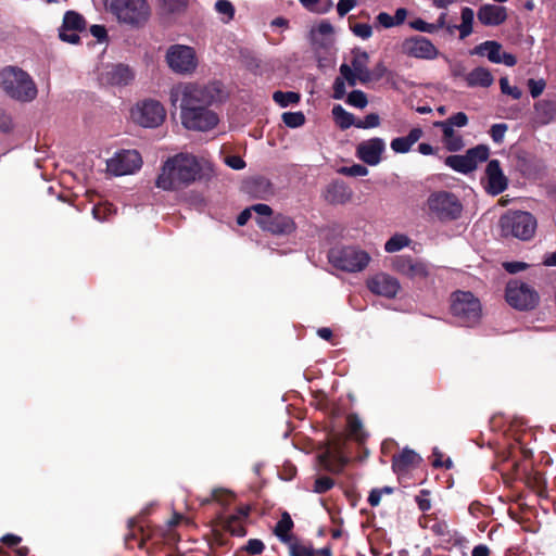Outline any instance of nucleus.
Segmentation results:
<instances>
[{
    "label": "nucleus",
    "instance_id": "1",
    "mask_svg": "<svg viewBox=\"0 0 556 556\" xmlns=\"http://www.w3.org/2000/svg\"><path fill=\"white\" fill-rule=\"evenodd\" d=\"M201 170L202 167L195 156L179 153L165 161L155 186L163 190H177L200 179Z\"/></svg>",
    "mask_w": 556,
    "mask_h": 556
},
{
    "label": "nucleus",
    "instance_id": "2",
    "mask_svg": "<svg viewBox=\"0 0 556 556\" xmlns=\"http://www.w3.org/2000/svg\"><path fill=\"white\" fill-rule=\"evenodd\" d=\"M227 97L224 85L219 80L206 84L186 83L174 88L170 92L173 103L180 101L179 108H211L223 102Z\"/></svg>",
    "mask_w": 556,
    "mask_h": 556
},
{
    "label": "nucleus",
    "instance_id": "3",
    "mask_svg": "<svg viewBox=\"0 0 556 556\" xmlns=\"http://www.w3.org/2000/svg\"><path fill=\"white\" fill-rule=\"evenodd\" d=\"M0 88L9 98L18 102H30L38 93L30 75L13 65H8L0 71Z\"/></svg>",
    "mask_w": 556,
    "mask_h": 556
},
{
    "label": "nucleus",
    "instance_id": "4",
    "mask_svg": "<svg viewBox=\"0 0 556 556\" xmlns=\"http://www.w3.org/2000/svg\"><path fill=\"white\" fill-rule=\"evenodd\" d=\"M498 227L505 239L529 241L535 235L538 220L530 212L508 210L500 217Z\"/></svg>",
    "mask_w": 556,
    "mask_h": 556
},
{
    "label": "nucleus",
    "instance_id": "5",
    "mask_svg": "<svg viewBox=\"0 0 556 556\" xmlns=\"http://www.w3.org/2000/svg\"><path fill=\"white\" fill-rule=\"evenodd\" d=\"M451 313L459 325L472 327L480 321L481 304L470 291H456L452 294Z\"/></svg>",
    "mask_w": 556,
    "mask_h": 556
},
{
    "label": "nucleus",
    "instance_id": "6",
    "mask_svg": "<svg viewBox=\"0 0 556 556\" xmlns=\"http://www.w3.org/2000/svg\"><path fill=\"white\" fill-rule=\"evenodd\" d=\"M329 262L338 269L356 273L365 269L370 256L357 247L332 248L328 253Z\"/></svg>",
    "mask_w": 556,
    "mask_h": 556
},
{
    "label": "nucleus",
    "instance_id": "7",
    "mask_svg": "<svg viewBox=\"0 0 556 556\" xmlns=\"http://www.w3.org/2000/svg\"><path fill=\"white\" fill-rule=\"evenodd\" d=\"M110 11L119 22L136 27L143 25L150 15L147 0H111Z\"/></svg>",
    "mask_w": 556,
    "mask_h": 556
},
{
    "label": "nucleus",
    "instance_id": "8",
    "mask_svg": "<svg viewBox=\"0 0 556 556\" xmlns=\"http://www.w3.org/2000/svg\"><path fill=\"white\" fill-rule=\"evenodd\" d=\"M428 206L441 222H452L460 217L463 204L459 199L448 191H437L429 195Z\"/></svg>",
    "mask_w": 556,
    "mask_h": 556
},
{
    "label": "nucleus",
    "instance_id": "9",
    "mask_svg": "<svg viewBox=\"0 0 556 556\" xmlns=\"http://www.w3.org/2000/svg\"><path fill=\"white\" fill-rule=\"evenodd\" d=\"M506 302L518 311H531L536 307L540 301L539 293L528 283L511 279L505 288Z\"/></svg>",
    "mask_w": 556,
    "mask_h": 556
},
{
    "label": "nucleus",
    "instance_id": "10",
    "mask_svg": "<svg viewBox=\"0 0 556 556\" xmlns=\"http://www.w3.org/2000/svg\"><path fill=\"white\" fill-rule=\"evenodd\" d=\"M490 149L485 144H478L466 151L465 154L448 155L444 164L460 174H469L477 169L480 163L488 161Z\"/></svg>",
    "mask_w": 556,
    "mask_h": 556
},
{
    "label": "nucleus",
    "instance_id": "11",
    "mask_svg": "<svg viewBox=\"0 0 556 556\" xmlns=\"http://www.w3.org/2000/svg\"><path fill=\"white\" fill-rule=\"evenodd\" d=\"M181 124L189 130L207 131L219 122L218 115L210 108L180 109Z\"/></svg>",
    "mask_w": 556,
    "mask_h": 556
},
{
    "label": "nucleus",
    "instance_id": "12",
    "mask_svg": "<svg viewBox=\"0 0 556 556\" xmlns=\"http://www.w3.org/2000/svg\"><path fill=\"white\" fill-rule=\"evenodd\" d=\"M166 62L169 68L178 74H190L198 65L194 49L184 45L170 46L166 52Z\"/></svg>",
    "mask_w": 556,
    "mask_h": 556
},
{
    "label": "nucleus",
    "instance_id": "13",
    "mask_svg": "<svg viewBox=\"0 0 556 556\" xmlns=\"http://www.w3.org/2000/svg\"><path fill=\"white\" fill-rule=\"evenodd\" d=\"M132 119L142 127H159L165 119L166 111L156 100H144L131 111Z\"/></svg>",
    "mask_w": 556,
    "mask_h": 556
},
{
    "label": "nucleus",
    "instance_id": "14",
    "mask_svg": "<svg viewBox=\"0 0 556 556\" xmlns=\"http://www.w3.org/2000/svg\"><path fill=\"white\" fill-rule=\"evenodd\" d=\"M108 170L115 176L130 175L142 166V157L137 150H122L108 161Z\"/></svg>",
    "mask_w": 556,
    "mask_h": 556
},
{
    "label": "nucleus",
    "instance_id": "15",
    "mask_svg": "<svg viewBox=\"0 0 556 556\" xmlns=\"http://www.w3.org/2000/svg\"><path fill=\"white\" fill-rule=\"evenodd\" d=\"M393 269L412 280L426 279L429 275V266L421 260L410 255H397L392 262Z\"/></svg>",
    "mask_w": 556,
    "mask_h": 556
},
{
    "label": "nucleus",
    "instance_id": "16",
    "mask_svg": "<svg viewBox=\"0 0 556 556\" xmlns=\"http://www.w3.org/2000/svg\"><path fill=\"white\" fill-rule=\"evenodd\" d=\"M86 26V20L81 14L76 11H67L59 28V38L64 42L77 45L80 41L78 33L84 31Z\"/></svg>",
    "mask_w": 556,
    "mask_h": 556
},
{
    "label": "nucleus",
    "instance_id": "17",
    "mask_svg": "<svg viewBox=\"0 0 556 556\" xmlns=\"http://www.w3.org/2000/svg\"><path fill=\"white\" fill-rule=\"evenodd\" d=\"M368 290L375 295L394 299L400 289V281L386 273H378L366 280Z\"/></svg>",
    "mask_w": 556,
    "mask_h": 556
},
{
    "label": "nucleus",
    "instance_id": "18",
    "mask_svg": "<svg viewBox=\"0 0 556 556\" xmlns=\"http://www.w3.org/2000/svg\"><path fill=\"white\" fill-rule=\"evenodd\" d=\"M402 52L412 58L426 60H432L439 53L435 46L422 36H413L405 39L402 43Z\"/></svg>",
    "mask_w": 556,
    "mask_h": 556
},
{
    "label": "nucleus",
    "instance_id": "19",
    "mask_svg": "<svg viewBox=\"0 0 556 556\" xmlns=\"http://www.w3.org/2000/svg\"><path fill=\"white\" fill-rule=\"evenodd\" d=\"M386 151L383 139L375 137L364 140L356 147V156L369 166H376L381 162V155Z\"/></svg>",
    "mask_w": 556,
    "mask_h": 556
},
{
    "label": "nucleus",
    "instance_id": "20",
    "mask_svg": "<svg viewBox=\"0 0 556 556\" xmlns=\"http://www.w3.org/2000/svg\"><path fill=\"white\" fill-rule=\"evenodd\" d=\"M317 459L321 468L330 473H340L350 462L339 445L327 447L318 454Z\"/></svg>",
    "mask_w": 556,
    "mask_h": 556
},
{
    "label": "nucleus",
    "instance_id": "21",
    "mask_svg": "<svg viewBox=\"0 0 556 556\" xmlns=\"http://www.w3.org/2000/svg\"><path fill=\"white\" fill-rule=\"evenodd\" d=\"M485 177L488 179L485 190L489 194L497 195L508 187V179L503 173L500 161L496 159L489 161L486 164Z\"/></svg>",
    "mask_w": 556,
    "mask_h": 556
},
{
    "label": "nucleus",
    "instance_id": "22",
    "mask_svg": "<svg viewBox=\"0 0 556 556\" xmlns=\"http://www.w3.org/2000/svg\"><path fill=\"white\" fill-rule=\"evenodd\" d=\"M258 227L275 236H289L296 229L293 218L281 213L273 214L268 220H260Z\"/></svg>",
    "mask_w": 556,
    "mask_h": 556
},
{
    "label": "nucleus",
    "instance_id": "23",
    "mask_svg": "<svg viewBox=\"0 0 556 556\" xmlns=\"http://www.w3.org/2000/svg\"><path fill=\"white\" fill-rule=\"evenodd\" d=\"M242 190L250 197L261 200H267L274 194L273 184L263 176L251 177L244 180Z\"/></svg>",
    "mask_w": 556,
    "mask_h": 556
},
{
    "label": "nucleus",
    "instance_id": "24",
    "mask_svg": "<svg viewBox=\"0 0 556 556\" xmlns=\"http://www.w3.org/2000/svg\"><path fill=\"white\" fill-rule=\"evenodd\" d=\"M516 169L528 179L539 178L544 169L541 160L527 153H520L516 157Z\"/></svg>",
    "mask_w": 556,
    "mask_h": 556
},
{
    "label": "nucleus",
    "instance_id": "25",
    "mask_svg": "<svg viewBox=\"0 0 556 556\" xmlns=\"http://www.w3.org/2000/svg\"><path fill=\"white\" fill-rule=\"evenodd\" d=\"M477 17L484 26H498L507 20V9L496 4H483L479 8Z\"/></svg>",
    "mask_w": 556,
    "mask_h": 556
},
{
    "label": "nucleus",
    "instance_id": "26",
    "mask_svg": "<svg viewBox=\"0 0 556 556\" xmlns=\"http://www.w3.org/2000/svg\"><path fill=\"white\" fill-rule=\"evenodd\" d=\"M352 198V191L343 180H333L327 186L326 200L331 204H344Z\"/></svg>",
    "mask_w": 556,
    "mask_h": 556
},
{
    "label": "nucleus",
    "instance_id": "27",
    "mask_svg": "<svg viewBox=\"0 0 556 556\" xmlns=\"http://www.w3.org/2000/svg\"><path fill=\"white\" fill-rule=\"evenodd\" d=\"M353 54L354 56L352 59L351 64L353 71L357 73L358 80L364 85L370 83V70L367 66L369 61L368 53L366 51L355 49L353 50Z\"/></svg>",
    "mask_w": 556,
    "mask_h": 556
},
{
    "label": "nucleus",
    "instance_id": "28",
    "mask_svg": "<svg viewBox=\"0 0 556 556\" xmlns=\"http://www.w3.org/2000/svg\"><path fill=\"white\" fill-rule=\"evenodd\" d=\"M422 129L415 127L410 129L407 136L394 138L390 144L391 149L395 153H407L412 149L413 144H415L422 137Z\"/></svg>",
    "mask_w": 556,
    "mask_h": 556
},
{
    "label": "nucleus",
    "instance_id": "29",
    "mask_svg": "<svg viewBox=\"0 0 556 556\" xmlns=\"http://www.w3.org/2000/svg\"><path fill=\"white\" fill-rule=\"evenodd\" d=\"M106 79L111 85L126 86L134 79V74L129 66L116 64L106 72Z\"/></svg>",
    "mask_w": 556,
    "mask_h": 556
},
{
    "label": "nucleus",
    "instance_id": "30",
    "mask_svg": "<svg viewBox=\"0 0 556 556\" xmlns=\"http://www.w3.org/2000/svg\"><path fill=\"white\" fill-rule=\"evenodd\" d=\"M420 457L413 450L404 448L400 454L392 458V468L395 472L407 471L410 467L418 464Z\"/></svg>",
    "mask_w": 556,
    "mask_h": 556
},
{
    "label": "nucleus",
    "instance_id": "31",
    "mask_svg": "<svg viewBox=\"0 0 556 556\" xmlns=\"http://www.w3.org/2000/svg\"><path fill=\"white\" fill-rule=\"evenodd\" d=\"M494 81L492 73L485 67H476L466 75L468 87H490Z\"/></svg>",
    "mask_w": 556,
    "mask_h": 556
},
{
    "label": "nucleus",
    "instance_id": "32",
    "mask_svg": "<svg viewBox=\"0 0 556 556\" xmlns=\"http://www.w3.org/2000/svg\"><path fill=\"white\" fill-rule=\"evenodd\" d=\"M536 121L541 125H547L556 119V101L542 100L534 105Z\"/></svg>",
    "mask_w": 556,
    "mask_h": 556
},
{
    "label": "nucleus",
    "instance_id": "33",
    "mask_svg": "<svg viewBox=\"0 0 556 556\" xmlns=\"http://www.w3.org/2000/svg\"><path fill=\"white\" fill-rule=\"evenodd\" d=\"M293 527L294 522L290 514L288 511H283L274 528V534L285 544L294 538L290 534Z\"/></svg>",
    "mask_w": 556,
    "mask_h": 556
},
{
    "label": "nucleus",
    "instance_id": "34",
    "mask_svg": "<svg viewBox=\"0 0 556 556\" xmlns=\"http://www.w3.org/2000/svg\"><path fill=\"white\" fill-rule=\"evenodd\" d=\"M346 430L349 437L357 443H364L367 439V433L364 430L363 422L356 414L348 415Z\"/></svg>",
    "mask_w": 556,
    "mask_h": 556
},
{
    "label": "nucleus",
    "instance_id": "35",
    "mask_svg": "<svg viewBox=\"0 0 556 556\" xmlns=\"http://www.w3.org/2000/svg\"><path fill=\"white\" fill-rule=\"evenodd\" d=\"M129 528L131 532L126 536V542L128 543L130 540H137V532L140 534V540L138 546L143 548L146 544L151 541L153 545L160 543V539L156 534L150 532V530H146L143 527H139L137 530L135 529V521H129Z\"/></svg>",
    "mask_w": 556,
    "mask_h": 556
},
{
    "label": "nucleus",
    "instance_id": "36",
    "mask_svg": "<svg viewBox=\"0 0 556 556\" xmlns=\"http://www.w3.org/2000/svg\"><path fill=\"white\" fill-rule=\"evenodd\" d=\"M331 113L334 122L342 130L355 126L356 124L355 116L352 113L344 110L340 104L334 105L332 108Z\"/></svg>",
    "mask_w": 556,
    "mask_h": 556
},
{
    "label": "nucleus",
    "instance_id": "37",
    "mask_svg": "<svg viewBox=\"0 0 556 556\" xmlns=\"http://www.w3.org/2000/svg\"><path fill=\"white\" fill-rule=\"evenodd\" d=\"M462 23L459 26H454L459 30V38L465 39L472 33V24L475 18L473 10L469 7H465L460 12Z\"/></svg>",
    "mask_w": 556,
    "mask_h": 556
},
{
    "label": "nucleus",
    "instance_id": "38",
    "mask_svg": "<svg viewBox=\"0 0 556 556\" xmlns=\"http://www.w3.org/2000/svg\"><path fill=\"white\" fill-rule=\"evenodd\" d=\"M285 544L289 548L290 556H315V548L313 545L305 544L298 538H293Z\"/></svg>",
    "mask_w": 556,
    "mask_h": 556
},
{
    "label": "nucleus",
    "instance_id": "39",
    "mask_svg": "<svg viewBox=\"0 0 556 556\" xmlns=\"http://www.w3.org/2000/svg\"><path fill=\"white\" fill-rule=\"evenodd\" d=\"M224 529L228 531L233 536H244L247 534V529L243 525V521L238 516H228L224 520Z\"/></svg>",
    "mask_w": 556,
    "mask_h": 556
},
{
    "label": "nucleus",
    "instance_id": "40",
    "mask_svg": "<svg viewBox=\"0 0 556 556\" xmlns=\"http://www.w3.org/2000/svg\"><path fill=\"white\" fill-rule=\"evenodd\" d=\"M273 100L281 108H287L291 104H298L301 100V94L294 91L277 90L273 93Z\"/></svg>",
    "mask_w": 556,
    "mask_h": 556
},
{
    "label": "nucleus",
    "instance_id": "41",
    "mask_svg": "<svg viewBox=\"0 0 556 556\" xmlns=\"http://www.w3.org/2000/svg\"><path fill=\"white\" fill-rule=\"evenodd\" d=\"M410 239L406 235L396 233L392 236L384 244V250L389 253L397 252L401 249L408 247Z\"/></svg>",
    "mask_w": 556,
    "mask_h": 556
},
{
    "label": "nucleus",
    "instance_id": "42",
    "mask_svg": "<svg viewBox=\"0 0 556 556\" xmlns=\"http://www.w3.org/2000/svg\"><path fill=\"white\" fill-rule=\"evenodd\" d=\"M282 122L290 128H298L305 124V115L303 112H285L281 115Z\"/></svg>",
    "mask_w": 556,
    "mask_h": 556
},
{
    "label": "nucleus",
    "instance_id": "43",
    "mask_svg": "<svg viewBox=\"0 0 556 556\" xmlns=\"http://www.w3.org/2000/svg\"><path fill=\"white\" fill-rule=\"evenodd\" d=\"M346 103L357 109H364L368 104V99L364 91L353 90L348 94Z\"/></svg>",
    "mask_w": 556,
    "mask_h": 556
},
{
    "label": "nucleus",
    "instance_id": "44",
    "mask_svg": "<svg viewBox=\"0 0 556 556\" xmlns=\"http://www.w3.org/2000/svg\"><path fill=\"white\" fill-rule=\"evenodd\" d=\"M162 10L167 13H181L188 7V0H160Z\"/></svg>",
    "mask_w": 556,
    "mask_h": 556
},
{
    "label": "nucleus",
    "instance_id": "45",
    "mask_svg": "<svg viewBox=\"0 0 556 556\" xmlns=\"http://www.w3.org/2000/svg\"><path fill=\"white\" fill-rule=\"evenodd\" d=\"M265 549L263 541L260 539H250L244 546L237 551L239 553L245 552L250 555H261Z\"/></svg>",
    "mask_w": 556,
    "mask_h": 556
},
{
    "label": "nucleus",
    "instance_id": "46",
    "mask_svg": "<svg viewBox=\"0 0 556 556\" xmlns=\"http://www.w3.org/2000/svg\"><path fill=\"white\" fill-rule=\"evenodd\" d=\"M334 486V480L328 476H320L316 478L313 491L318 494H324Z\"/></svg>",
    "mask_w": 556,
    "mask_h": 556
},
{
    "label": "nucleus",
    "instance_id": "47",
    "mask_svg": "<svg viewBox=\"0 0 556 556\" xmlns=\"http://www.w3.org/2000/svg\"><path fill=\"white\" fill-rule=\"evenodd\" d=\"M215 10L226 16L225 22H229L235 17V7L229 0H217L215 3Z\"/></svg>",
    "mask_w": 556,
    "mask_h": 556
},
{
    "label": "nucleus",
    "instance_id": "48",
    "mask_svg": "<svg viewBox=\"0 0 556 556\" xmlns=\"http://www.w3.org/2000/svg\"><path fill=\"white\" fill-rule=\"evenodd\" d=\"M338 172L345 176L361 177L368 174V168L362 164H353L352 166H343Z\"/></svg>",
    "mask_w": 556,
    "mask_h": 556
},
{
    "label": "nucleus",
    "instance_id": "49",
    "mask_svg": "<svg viewBox=\"0 0 556 556\" xmlns=\"http://www.w3.org/2000/svg\"><path fill=\"white\" fill-rule=\"evenodd\" d=\"M484 45H488L486 56L489 61L495 64H500L502 45L494 40H486L484 41Z\"/></svg>",
    "mask_w": 556,
    "mask_h": 556
},
{
    "label": "nucleus",
    "instance_id": "50",
    "mask_svg": "<svg viewBox=\"0 0 556 556\" xmlns=\"http://www.w3.org/2000/svg\"><path fill=\"white\" fill-rule=\"evenodd\" d=\"M380 125V117L377 113H370L364 119H356L355 127L362 129L376 128Z\"/></svg>",
    "mask_w": 556,
    "mask_h": 556
},
{
    "label": "nucleus",
    "instance_id": "51",
    "mask_svg": "<svg viewBox=\"0 0 556 556\" xmlns=\"http://www.w3.org/2000/svg\"><path fill=\"white\" fill-rule=\"evenodd\" d=\"M233 497H235L233 493H231L228 490L215 489L212 492V498L211 500L219 503L223 506H227V505H229L232 502Z\"/></svg>",
    "mask_w": 556,
    "mask_h": 556
},
{
    "label": "nucleus",
    "instance_id": "52",
    "mask_svg": "<svg viewBox=\"0 0 556 556\" xmlns=\"http://www.w3.org/2000/svg\"><path fill=\"white\" fill-rule=\"evenodd\" d=\"M252 212H255L258 216L255 218L256 224L258 225L260 220L269 219L273 215V210L269 205L264 203H258L250 206Z\"/></svg>",
    "mask_w": 556,
    "mask_h": 556
},
{
    "label": "nucleus",
    "instance_id": "53",
    "mask_svg": "<svg viewBox=\"0 0 556 556\" xmlns=\"http://www.w3.org/2000/svg\"><path fill=\"white\" fill-rule=\"evenodd\" d=\"M500 87H501V91H502L503 93L510 96V97H511L513 99H515V100L520 99V98H521V96H522V92H521V90H520L518 87H516V86H514V87L509 86V83H508V78H507V77H502V78L500 79Z\"/></svg>",
    "mask_w": 556,
    "mask_h": 556
},
{
    "label": "nucleus",
    "instance_id": "54",
    "mask_svg": "<svg viewBox=\"0 0 556 556\" xmlns=\"http://www.w3.org/2000/svg\"><path fill=\"white\" fill-rule=\"evenodd\" d=\"M353 34L362 39H368L372 35V27L367 23H357L351 26Z\"/></svg>",
    "mask_w": 556,
    "mask_h": 556
},
{
    "label": "nucleus",
    "instance_id": "55",
    "mask_svg": "<svg viewBox=\"0 0 556 556\" xmlns=\"http://www.w3.org/2000/svg\"><path fill=\"white\" fill-rule=\"evenodd\" d=\"M508 126L504 123L494 124L491 126L490 136L495 143H502Z\"/></svg>",
    "mask_w": 556,
    "mask_h": 556
},
{
    "label": "nucleus",
    "instance_id": "56",
    "mask_svg": "<svg viewBox=\"0 0 556 556\" xmlns=\"http://www.w3.org/2000/svg\"><path fill=\"white\" fill-rule=\"evenodd\" d=\"M13 128L12 116L4 109L0 108V132L9 134Z\"/></svg>",
    "mask_w": 556,
    "mask_h": 556
},
{
    "label": "nucleus",
    "instance_id": "57",
    "mask_svg": "<svg viewBox=\"0 0 556 556\" xmlns=\"http://www.w3.org/2000/svg\"><path fill=\"white\" fill-rule=\"evenodd\" d=\"M429 496H430V491L424 489L415 497L418 508L422 513H426V511L430 510V508H431V502H430Z\"/></svg>",
    "mask_w": 556,
    "mask_h": 556
},
{
    "label": "nucleus",
    "instance_id": "58",
    "mask_svg": "<svg viewBox=\"0 0 556 556\" xmlns=\"http://www.w3.org/2000/svg\"><path fill=\"white\" fill-rule=\"evenodd\" d=\"M545 86L546 84L543 79L535 80L533 78H530L528 80V87L532 98L540 97L543 93Z\"/></svg>",
    "mask_w": 556,
    "mask_h": 556
},
{
    "label": "nucleus",
    "instance_id": "59",
    "mask_svg": "<svg viewBox=\"0 0 556 556\" xmlns=\"http://www.w3.org/2000/svg\"><path fill=\"white\" fill-rule=\"evenodd\" d=\"M409 26H410V28H413L415 30L430 33V34L434 33L437 30V26L434 24H429L421 18H416V20L409 22Z\"/></svg>",
    "mask_w": 556,
    "mask_h": 556
},
{
    "label": "nucleus",
    "instance_id": "60",
    "mask_svg": "<svg viewBox=\"0 0 556 556\" xmlns=\"http://www.w3.org/2000/svg\"><path fill=\"white\" fill-rule=\"evenodd\" d=\"M468 510L475 517L486 516L489 514V511H490V507L484 505V504H482L481 502L473 501L469 505Z\"/></svg>",
    "mask_w": 556,
    "mask_h": 556
},
{
    "label": "nucleus",
    "instance_id": "61",
    "mask_svg": "<svg viewBox=\"0 0 556 556\" xmlns=\"http://www.w3.org/2000/svg\"><path fill=\"white\" fill-rule=\"evenodd\" d=\"M332 89H333V94H332L333 99L340 100V99L344 98L346 90H345V83L342 77H337L334 79Z\"/></svg>",
    "mask_w": 556,
    "mask_h": 556
},
{
    "label": "nucleus",
    "instance_id": "62",
    "mask_svg": "<svg viewBox=\"0 0 556 556\" xmlns=\"http://www.w3.org/2000/svg\"><path fill=\"white\" fill-rule=\"evenodd\" d=\"M356 5V0H339L337 4V12L340 17L345 16Z\"/></svg>",
    "mask_w": 556,
    "mask_h": 556
},
{
    "label": "nucleus",
    "instance_id": "63",
    "mask_svg": "<svg viewBox=\"0 0 556 556\" xmlns=\"http://www.w3.org/2000/svg\"><path fill=\"white\" fill-rule=\"evenodd\" d=\"M453 127H465L468 124V117L464 112H458L446 119Z\"/></svg>",
    "mask_w": 556,
    "mask_h": 556
},
{
    "label": "nucleus",
    "instance_id": "64",
    "mask_svg": "<svg viewBox=\"0 0 556 556\" xmlns=\"http://www.w3.org/2000/svg\"><path fill=\"white\" fill-rule=\"evenodd\" d=\"M388 72V68L382 62H379L369 73L370 81L380 80Z\"/></svg>",
    "mask_w": 556,
    "mask_h": 556
}]
</instances>
